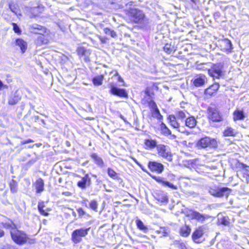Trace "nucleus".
<instances>
[{
    "mask_svg": "<svg viewBox=\"0 0 249 249\" xmlns=\"http://www.w3.org/2000/svg\"><path fill=\"white\" fill-rule=\"evenodd\" d=\"M125 13L135 23H142L145 19V16L143 11L135 7H130L126 9Z\"/></svg>",
    "mask_w": 249,
    "mask_h": 249,
    "instance_id": "nucleus-1",
    "label": "nucleus"
},
{
    "mask_svg": "<svg viewBox=\"0 0 249 249\" xmlns=\"http://www.w3.org/2000/svg\"><path fill=\"white\" fill-rule=\"evenodd\" d=\"M10 233L13 240L16 244L23 245L27 242L28 238L27 235L24 232L16 229H13L11 231Z\"/></svg>",
    "mask_w": 249,
    "mask_h": 249,
    "instance_id": "nucleus-2",
    "label": "nucleus"
},
{
    "mask_svg": "<svg viewBox=\"0 0 249 249\" xmlns=\"http://www.w3.org/2000/svg\"><path fill=\"white\" fill-rule=\"evenodd\" d=\"M196 145L199 148H215L217 147V144L215 139L206 137L199 140L197 142Z\"/></svg>",
    "mask_w": 249,
    "mask_h": 249,
    "instance_id": "nucleus-3",
    "label": "nucleus"
},
{
    "mask_svg": "<svg viewBox=\"0 0 249 249\" xmlns=\"http://www.w3.org/2000/svg\"><path fill=\"white\" fill-rule=\"evenodd\" d=\"M209 193L211 195L216 197L228 196L231 193V190L227 187L219 188L218 186H213L210 187Z\"/></svg>",
    "mask_w": 249,
    "mask_h": 249,
    "instance_id": "nucleus-4",
    "label": "nucleus"
},
{
    "mask_svg": "<svg viewBox=\"0 0 249 249\" xmlns=\"http://www.w3.org/2000/svg\"><path fill=\"white\" fill-rule=\"evenodd\" d=\"M223 64L221 63L214 64L208 70L209 74L214 78H219L223 75Z\"/></svg>",
    "mask_w": 249,
    "mask_h": 249,
    "instance_id": "nucleus-5",
    "label": "nucleus"
},
{
    "mask_svg": "<svg viewBox=\"0 0 249 249\" xmlns=\"http://www.w3.org/2000/svg\"><path fill=\"white\" fill-rule=\"evenodd\" d=\"M158 154L162 157L166 159L168 161L172 160V154L169 149L164 145H159L157 146Z\"/></svg>",
    "mask_w": 249,
    "mask_h": 249,
    "instance_id": "nucleus-6",
    "label": "nucleus"
},
{
    "mask_svg": "<svg viewBox=\"0 0 249 249\" xmlns=\"http://www.w3.org/2000/svg\"><path fill=\"white\" fill-rule=\"evenodd\" d=\"M89 229H80L74 231L72 233V239L74 243H78L81 241V238L88 234Z\"/></svg>",
    "mask_w": 249,
    "mask_h": 249,
    "instance_id": "nucleus-7",
    "label": "nucleus"
},
{
    "mask_svg": "<svg viewBox=\"0 0 249 249\" xmlns=\"http://www.w3.org/2000/svg\"><path fill=\"white\" fill-rule=\"evenodd\" d=\"M208 116L210 119L213 122H220L222 120V117L214 106L209 107L208 109Z\"/></svg>",
    "mask_w": 249,
    "mask_h": 249,
    "instance_id": "nucleus-8",
    "label": "nucleus"
},
{
    "mask_svg": "<svg viewBox=\"0 0 249 249\" xmlns=\"http://www.w3.org/2000/svg\"><path fill=\"white\" fill-rule=\"evenodd\" d=\"M109 88H110V92L113 95L121 97H126L127 96V93L124 89L118 88L113 83L110 84Z\"/></svg>",
    "mask_w": 249,
    "mask_h": 249,
    "instance_id": "nucleus-9",
    "label": "nucleus"
},
{
    "mask_svg": "<svg viewBox=\"0 0 249 249\" xmlns=\"http://www.w3.org/2000/svg\"><path fill=\"white\" fill-rule=\"evenodd\" d=\"M90 184L91 178L88 174H86L77 184L78 187L82 190L85 189L87 187H89Z\"/></svg>",
    "mask_w": 249,
    "mask_h": 249,
    "instance_id": "nucleus-10",
    "label": "nucleus"
},
{
    "mask_svg": "<svg viewBox=\"0 0 249 249\" xmlns=\"http://www.w3.org/2000/svg\"><path fill=\"white\" fill-rule=\"evenodd\" d=\"M148 167L151 171L158 173H161L164 169L162 164L154 161H150L148 163Z\"/></svg>",
    "mask_w": 249,
    "mask_h": 249,
    "instance_id": "nucleus-11",
    "label": "nucleus"
},
{
    "mask_svg": "<svg viewBox=\"0 0 249 249\" xmlns=\"http://www.w3.org/2000/svg\"><path fill=\"white\" fill-rule=\"evenodd\" d=\"M207 82V78L206 76L203 74H199L196 77L193 84L195 86L198 87L204 85Z\"/></svg>",
    "mask_w": 249,
    "mask_h": 249,
    "instance_id": "nucleus-12",
    "label": "nucleus"
},
{
    "mask_svg": "<svg viewBox=\"0 0 249 249\" xmlns=\"http://www.w3.org/2000/svg\"><path fill=\"white\" fill-rule=\"evenodd\" d=\"M30 30L32 33L42 35L46 32V28L37 24H33L30 26Z\"/></svg>",
    "mask_w": 249,
    "mask_h": 249,
    "instance_id": "nucleus-13",
    "label": "nucleus"
},
{
    "mask_svg": "<svg viewBox=\"0 0 249 249\" xmlns=\"http://www.w3.org/2000/svg\"><path fill=\"white\" fill-rule=\"evenodd\" d=\"M155 198L162 203L167 202L168 200L166 194L161 191H158L155 193Z\"/></svg>",
    "mask_w": 249,
    "mask_h": 249,
    "instance_id": "nucleus-14",
    "label": "nucleus"
},
{
    "mask_svg": "<svg viewBox=\"0 0 249 249\" xmlns=\"http://www.w3.org/2000/svg\"><path fill=\"white\" fill-rule=\"evenodd\" d=\"M203 229L202 227L198 228L193 234V240L196 243H199V239L203 235Z\"/></svg>",
    "mask_w": 249,
    "mask_h": 249,
    "instance_id": "nucleus-15",
    "label": "nucleus"
},
{
    "mask_svg": "<svg viewBox=\"0 0 249 249\" xmlns=\"http://www.w3.org/2000/svg\"><path fill=\"white\" fill-rule=\"evenodd\" d=\"M219 84L217 83H215L206 89L205 90V94H208L211 96L217 91V90L219 89Z\"/></svg>",
    "mask_w": 249,
    "mask_h": 249,
    "instance_id": "nucleus-16",
    "label": "nucleus"
},
{
    "mask_svg": "<svg viewBox=\"0 0 249 249\" xmlns=\"http://www.w3.org/2000/svg\"><path fill=\"white\" fill-rule=\"evenodd\" d=\"M35 186L37 193H40L43 192L44 186L43 180L41 178L37 179L35 183Z\"/></svg>",
    "mask_w": 249,
    "mask_h": 249,
    "instance_id": "nucleus-17",
    "label": "nucleus"
},
{
    "mask_svg": "<svg viewBox=\"0 0 249 249\" xmlns=\"http://www.w3.org/2000/svg\"><path fill=\"white\" fill-rule=\"evenodd\" d=\"M168 119L169 121V123L174 128H176L179 132H183V131L181 130L179 128V124L178 123L176 120V118L174 115H170Z\"/></svg>",
    "mask_w": 249,
    "mask_h": 249,
    "instance_id": "nucleus-18",
    "label": "nucleus"
},
{
    "mask_svg": "<svg viewBox=\"0 0 249 249\" xmlns=\"http://www.w3.org/2000/svg\"><path fill=\"white\" fill-rule=\"evenodd\" d=\"M16 44L20 48L22 53L25 52L27 48V43L26 41L22 39L18 38L16 40Z\"/></svg>",
    "mask_w": 249,
    "mask_h": 249,
    "instance_id": "nucleus-19",
    "label": "nucleus"
},
{
    "mask_svg": "<svg viewBox=\"0 0 249 249\" xmlns=\"http://www.w3.org/2000/svg\"><path fill=\"white\" fill-rule=\"evenodd\" d=\"M233 120L234 121L238 120H243L245 118L244 113L243 110H237L233 112Z\"/></svg>",
    "mask_w": 249,
    "mask_h": 249,
    "instance_id": "nucleus-20",
    "label": "nucleus"
},
{
    "mask_svg": "<svg viewBox=\"0 0 249 249\" xmlns=\"http://www.w3.org/2000/svg\"><path fill=\"white\" fill-rule=\"evenodd\" d=\"M196 119L193 116L187 118L185 121L186 125L191 128H194L196 124Z\"/></svg>",
    "mask_w": 249,
    "mask_h": 249,
    "instance_id": "nucleus-21",
    "label": "nucleus"
},
{
    "mask_svg": "<svg viewBox=\"0 0 249 249\" xmlns=\"http://www.w3.org/2000/svg\"><path fill=\"white\" fill-rule=\"evenodd\" d=\"M21 97L16 92L9 98L8 102L10 105H14L18 103Z\"/></svg>",
    "mask_w": 249,
    "mask_h": 249,
    "instance_id": "nucleus-22",
    "label": "nucleus"
},
{
    "mask_svg": "<svg viewBox=\"0 0 249 249\" xmlns=\"http://www.w3.org/2000/svg\"><path fill=\"white\" fill-rule=\"evenodd\" d=\"M191 216L192 219H196L201 222H203L205 219V217L203 215L197 212H193L191 214Z\"/></svg>",
    "mask_w": 249,
    "mask_h": 249,
    "instance_id": "nucleus-23",
    "label": "nucleus"
},
{
    "mask_svg": "<svg viewBox=\"0 0 249 249\" xmlns=\"http://www.w3.org/2000/svg\"><path fill=\"white\" fill-rule=\"evenodd\" d=\"M236 134V130L230 127H227L223 132V135L225 137L235 136Z\"/></svg>",
    "mask_w": 249,
    "mask_h": 249,
    "instance_id": "nucleus-24",
    "label": "nucleus"
},
{
    "mask_svg": "<svg viewBox=\"0 0 249 249\" xmlns=\"http://www.w3.org/2000/svg\"><path fill=\"white\" fill-rule=\"evenodd\" d=\"M91 157L94 160L96 164L100 167L104 166V162L102 159L99 157L96 154L93 153L91 155Z\"/></svg>",
    "mask_w": 249,
    "mask_h": 249,
    "instance_id": "nucleus-25",
    "label": "nucleus"
},
{
    "mask_svg": "<svg viewBox=\"0 0 249 249\" xmlns=\"http://www.w3.org/2000/svg\"><path fill=\"white\" fill-rule=\"evenodd\" d=\"M145 145L147 148L149 149H153L157 147V142L155 140L147 139L145 140Z\"/></svg>",
    "mask_w": 249,
    "mask_h": 249,
    "instance_id": "nucleus-26",
    "label": "nucleus"
},
{
    "mask_svg": "<svg viewBox=\"0 0 249 249\" xmlns=\"http://www.w3.org/2000/svg\"><path fill=\"white\" fill-rule=\"evenodd\" d=\"M104 76L103 75H98L93 78L92 82L94 85L100 86L102 84Z\"/></svg>",
    "mask_w": 249,
    "mask_h": 249,
    "instance_id": "nucleus-27",
    "label": "nucleus"
},
{
    "mask_svg": "<svg viewBox=\"0 0 249 249\" xmlns=\"http://www.w3.org/2000/svg\"><path fill=\"white\" fill-rule=\"evenodd\" d=\"M191 232V229L188 226H184L180 229V234L184 237H187L189 235Z\"/></svg>",
    "mask_w": 249,
    "mask_h": 249,
    "instance_id": "nucleus-28",
    "label": "nucleus"
},
{
    "mask_svg": "<svg viewBox=\"0 0 249 249\" xmlns=\"http://www.w3.org/2000/svg\"><path fill=\"white\" fill-rule=\"evenodd\" d=\"M77 53L79 56H86L88 55L89 54V51L87 50L84 47H79L77 49Z\"/></svg>",
    "mask_w": 249,
    "mask_h": 249,
    "instance_id": "nucleus-29",
    "label": "nucleus"
},
{
    "mask_svg": "<svg viewBox=\"0 0 249 249\" xmlns=\"http://www.w3.org/2000/svg\"><path fill=\"white\" fill-rule=\"evenodd\" d=\"M163 50L168 54H171L175 51L174 47L170 44H166L163 47Z\"/></svg>",
    "mask_w": 249,
    "mask_h": 249,
    "instance_id": "nucleus-30",
    "label": "nucleus"
},
{
    "mask_svg": "<svg viewBox=\"0 0 249 249\" xmlns=\"http://www.w3.org/2000/svg\"><path fill=\"white\" fill-rule=\"evenodd\" d=\"M137 227L141 230L145 232H147L148 228L144 225L143 222L140 220L136 221Z\"/></svg>",
    "mask_w": 249,
    "mask_h": 249,
    "instance_id": "nucleus-31",
    "label": "nucleus"
},
{
    "mask_svg": "<svg viewBox=\"0 0 249 249\" xmlns=\"http://www.w3.org/2000/svg\"><path fill=\"white\" fill-rule=\"evenodd\" d=\"M104 32L106 34L112 37H116L117 35L116 33L109 28H106L104 29Z\"/></svg>",
    "mask_w": 249,
    "mask_h": 249,
    "instance_id": "nucleus-32",
    "label": "nucleus"
},
{
    "mask_svg": "<svg viewBox=\"0 0 249 249\" xmlns=\"http://www.w3.org/2000/svg\"><path fill=\"white\" fill-rule=\"evenodd\" d=\"M222 43L225 46V49L226 51H229L231 48V43L229 39H226L222 41Z\"/></svg>",
    "mask_w": 249,
    "mask_h": 249,
    "instance_id": "nucleus-33",
    "label": "nucleus"
},
{
    "mask_svg": "<svg viewBox=\"0 0 249 249\" xmlns=\"http://www.w3.org/2000/svg\"><path fill=\"white\" fill-rule=\"evenodd\" d=\"M107 173L108 176L113 179H118L117 174L112 169L108 168Z\"/></svg>",
    "mask_w": 249,
    "mask_h": 249,
    "instance_id": "nucleus-34",
    "label": "nucleus"
},
{
    "mask_svg": "<svg viewBox=\"0 0 249 249\" xmlns=\"http://www.w3.org/2000/svg\"><path fill=\"white\" fill-rule=\"evenodd\" d=\"M218 222L225 226H228L229 224V218L228 217H222L218 218Z\"/></svg>",
    "mask_w": 249,
    "mask_h": 249,
    "instance_id": "nucleus-35",
    "label": "nucleus"
},
{
    "mask_svg": "<svg viewBox=\"0 0 249 249\" xmlns=\"http://www.w3.org/2000/svg\"><path fill=\"white\" fill-rule=\"evenodd\" d=\"M159 232L162 234L163 236H167L169 233V230L168 228L161 227L159 231Z\"/></svg>",
    "mask_w": 249,
    "mask_h": 249,
    "instance_id": "nucleus-36",
    "label": "nucleus"
},
{
    "mask_svg": "<svg viewBox=\"0 0 249 249\" xmlns=\"http://www.w3.org/2000/svg\"><path fill=\"white\" fill-rule=\"evenodd\" d=\"M176 115L179 119H184L186 117L185 112L183 110H178L176 112Z\"/></svg>",
    "mask_w": 249,
    "mask_h": 249,
    "instance_id": "nucleus-37",
    "label": "nucleus"
},
{
    "mask_svg": "<svg viewBox=\"0 0 249 249\" xmlns=\"http://www.w3.org/2000/svg\"><path fill=\"white\" fill-rule=\"evenodd\" d=\"M152 111H153L152 115L153 117H156L159 119H160L161 117V116L160 114V111L158 109V108L156 109L155 110H153Z\"/></svg>",
    "mask_w": 249,
    "mask_h": 249,
    "instance_id": "nucleus-38",
    "label": "nucleus"
},
{
    "mask_svg": "<svg viewBox=\"0 0 249 249\" xmlns=\"http://www.w3.org/2000/svg\"><path fill=\"white\" fill-rule=\"evenodd\" d=\"M97 207H98V204H97V203L96 201L95 200H92L90 203H89V207L95 211L96 210L97 208Z\"/></svg>",
    "mask_w": 249,
    "mask_h": 249,
    "instance_id": "nucleus-39",
    "label": "nucleus"
},
{
    "mask_svg": "<svg viewBox=\"0 0 249 249\" xmlns=\"http://www.w3.org/2000/svg\"><path fill=\"white\" fill-rule=\"evenodd\" d=\"M0 249H18L16 247L9 244L2 245L0 247Z\"/></svg>",
    "mask_w": 249,
    "mask_h": 249,
    "instance_id": "nucleus-40",
    "label": "nucleus"
},
{
    "mask_svg": "<svg viewBox=\"0 0 249 249\" xmlns=\"http://www.w3.org/2000/svg\"><path fill=\"white\" fill-rule=\"evenodd\" d=\"M163 185L174 190H177L178 189L177 186L167 181H165V182H164Z\"/></svg>",
    "mask_w": 249,
    "mask_h": 249,
    "instance_id": "nucleus-41",
    "label": "nucleus"
},
{
    "mask_svg": "<svg viewBox=\"0 0 249 249\" xmlns=\"http://www.w3.org/2000/svg\"><path fill=\"white\" fill-rule=\"evenodd\" d=\"M13 30L16 33L20 34L21 31L16 23H13Z\"/></svg>",
    "mask_w": 249,
    "mask_h": 249,
    "instance_id": "nucleus-42",
    "label": "nucleus"
},
{
    "mask_svg": "<svg viewBox=\"0 0 249 249\" xmlns=\"http://www.w3.org/2000/svg\"><path fill=\"white\" fill-rule=\"evenodd\" d=\"M152 178H153L155 179L157 182H158L159 183H161L163 185L164 184V182H165V181L164 178L160 177H156L153 176V177H152Z\"/></svg>",
    "mask_w": 249,
    "mask_h": 249,
    "instance_id": "nucleus-43",
    "label": "nucleus"
},
{
    "mask_svg": "<svg viewBox=\"0 0 249 249\" xmlns=\"http://www.w3.org/2000/svg\"><path fill=\"white\" fill-rule=\"evenodd\" d=\"M149 105L151 108L152 109V110L158 108L156 103L153 101L150 102L149 103Z\"/></svg>",
    "mask_w": 249,
    "mask_h": 249,
    "instance_id": "nucleus-44",
    "label": "nucleus"
},
{
    "mask_svg": "<svg viewBox=\"0 0 249 249\" xmlns=\"http://www.w3.org/2000/svg\"><path fill=\"white\" fill-rule=\"evenodd\" d=\"M45 207V204L44 202H39L38 204V210H40L41 209H44Z\"/></svg>",
    "mask_w": 249,
    "mask_h": 249,
    "instance_id": "nucleus-45",
    "label": "nucleus"
},
{
    "mask_svg": "<svg viewBox=\"0 0 249 249\" xmlns=\"http://www.w3.org/2000/svg\"><path fill=\"white\" fill-rule=\"evenodd\" d=\"M9 8L11 11H12L13 13H14L15 14L17 15V12L16 11V8L13 6L12 4H9Z\"/></svg>",
    "mask_w": 249,
    "mask_h": 249,
    "instance_id": "nucleus-46",
    "label": "nucleus"
},
{
    "mask_svg": "<svg viewBox=\"0 0 249 249\" xmlns=\"http://www.w3.org/2000/svg\"><path fill=\"white\" fill-rule=\"evenodd\" d=\"M32 142H33V141L31 139H29L28 140H26L25 141L21 142V144L23 145V144L31 143Z\"/></svg>",
    "mask_w": 249,
    "mask_h": 249,
    "instance_id": "nucleus-47",
    "label": "nucleus"
},
{
    "mask_svg": "<svg viewBox=\"0 0 249 249\" xmlns=\"http://www.w3.org/2000/svg\"><path fill=\"white\" fill-rule=\"evenodd\" d=\"M38 211L42 215L47 216L49 214V213L47 212H45V211L43 209H41L40 210Z\"/></svg>",
    "mask_w": 249,
    "mask_h": 249,
    "instance_id": "nucleus-48",
    "label": "nucleus"
},
{
    "mask_svg": "<svg viewBox=\"0 0 249 249\" xmlns=\"http://www.w3.org/2000/svg\"><path fill=\"white\" fill-rule=\"evenodd\" d=\"M8 87L4 85L2 81L0 80V90H1L2 89H7Z\"/></svg>",
    "mask_w": 249,
    "mask_h": 249,
    "instance_id": "nucleus-49",
    "label": "nucleus"
},
{
    "mask_svg": "<svg viewBox=\"0 0 249 249\" xmlns=\"http://www.w3.org/2000/svg\"><path fill=\"white\" fill-rule=\"evenodd\" d=\"M77 212H78V213H79V214L81 215H83L85 214V212L82 208H79L77 210Z\"/></svg>",
    "mask_w": 249,
    "mask_h": 249,
    "instance_id": "nucleus-50",
    "label": "nucleus"
},
{
    "mask_svg": "<svg viewBox=\"0 0 249 249\" xmlns=\"http://www.w3.org/2000/svg\"><path fill=\"white\" fill-rule=\"evenodd\" d=\"M4 231L0 229V238L3 237L4 236Z\"/></svg>",
    "mask_w": 249,
    "mask_h": 249,
    "instance_id": "nucleus-51",
    "label": "nucleus"
},
{
    "mask_svg": "<svg viewBox=\"0 0 249 249\" xmlns=\"http://www.w3.org/2000/svg\"><path fill=\"white\" fill-rule=\"evenodd\" d=\"M118 81L121 82H124L123 78L121 76H119L118 77Z\"/></svg>",
    "mask_w": 249,
    "mask_h": 249,
    "instance_id": "nucleus-52",
    "label": "nucleus"
},
{
    "mask_svg": "<svg viewBox=\"0 0 249 249\" xmlns=\"http://www.w3.org/2000/svg\"><path fill=\"white\" fill-rule=\"evenodd\" d=\"M99 38H100V40H101L103 43H105V40L103 39V38L102 37L100 36V37H99Z\"/></svg>",
    "mask_w": 249,
    "mask_h": 249,
    "instance_id": "nucleus-53",
    "label": "nucleus"
},
{
    "mask_svg": "<svg viewBox=\"0 0 249 249\" xmlns=\"http://www.w3.org/2000/svg\"><path fill=\"white\" fill-rule=\"evenodd\" d=\"M131 5H132V3H128V4H127L126 6H131Z\"/></svg>",
    "mask_w": 249,
    "mask_h": 249,
    "instance_id": "nucleus-54",
    "label": "nucleus"
},
{
    "mask_svg": "<svg viewBox=\"0 0 249 249\" xmlns=\"http://www.w3.org/2000/svg\"><path fill=\"white\" fill-rule=\"evenodd\" d=\"M85 60L86 61H89V58L87 57L85 58Z\"/></svg>",
    "mask_w": 249,
    "mask_h": 249,
    "instance_id": "nucleus-55",
    "label": "nucleus"
},
{
    "mask_svg": "<svg viewBox=\"0 0 249 249\" xmlns=\"http://www.w3.org/2000/svg\"><path fill=\"white\" fill-rule=\"evenodd\" d=\"M43 38V36H40L38 38L42 39Z\"/></svg>",
    "mask_w": 249,
    "mask_h": 249,
    "instance_id": "nucleus-56",
    "label": "nucleus"
},
{
    "mask_svg": "<svg viewBox=\"0 0 249 249\" xmlns=\"http://www.w3.org/2000/svg\"><path fill=\"white\" fill-rule=\"evenodd\" d=\"M63 194H64L68 195V194H69V192H67L64 193Z\"/></svg>",
    "mask_w": 249,
    "mask_h": 249,
    "instance_id": "nucleus-57",
    "label": "nucleus"
},
{
    "mask_svg": "<svg viewBox=\"0 0 249 249\" xmlns=\"http://www.w3.org/2000/svg\"><path fill=\"white\" fill-rule=\"evenodd\" d=\"M115 203H117V204H121V202H119V201H117Z\"/></svg>",
    "mask_w": 249,
    "mask_h": 249,
    "instance_id": "nucleus-58",
    "label": "nucleus"
},
{
    "mask_svg": "<svg viewBox=\"0 0 249 249\" xmlns=\"http://www.w3.org/2000/svg\"><path fill=\"white\" fill-rule=\"evenodd\" d=\"M134 160V161H135L136 163H137V160Z\"/></svg>",
    "mask_w": 249,
    "mask_h": 249,
    "instance_id": "nucleus-59",
    "label": "nucleus"
},
{
    "mask_svg": "<svg viewBox=\"0 0 249 249\" xmlns=\"http://www.w3.org/2000/svg\"><path fill=\"white\" fill-rule=\"evenodd\" d=\"M116 75H118V73L116 72Z\"/></svg>",
    "mask_w": 249,
    "mask_h": 249,
    "instance_id": "nucleus-60",
    "label": "nucleus"
},
{
    "mask_svg": "<svg viewBox=\"0 0 249 249\" xmlns=\"http://www.w3.org/2000/svg\"><path fill=\"white\" fill-rule=\"evenodd\" d=\"M163 125H164V127H165V128H166V125H165V124H163Z\"/></svg>",
    "mask_w": 249,
    "mask_h": 249,
    "instance_id": "nucleus-61",
    "label": "nucleus"
},
{
    "mask_svg": "<svg viewBox=\"0 0 249 249\" xmlns=\"http://www.w3.org/2000/svg\"><path fill=\"white\" fill-rule=\"evenodd\" d=\"M182 249H184L183 248H182Z\"/></svg>",
    "mask_w": 249,
    "mask_h": 249,
    "instance_id": "nucleus-62",
    "label": "nucleus"
}]
</instances>
